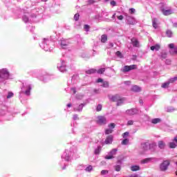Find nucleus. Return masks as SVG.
I'll return each instance as SVG.
<instances>
[{
    "label": "nucleus",
    "instance_id": "obj_1",
    "mask_svg": "<svg viewBox=\"0 0 177 177\" xmlns=\"http://www.w3.org/2000/svg\"><path fill=\"white\" fill-rule=\"evenodd\" d=\"M170 164H171V162H169V160H164L160 165V171H162V172H165V171L168 169V167H169Z\"/></svg>",
    "mask_w": 177,
    "mask_h": 177
},
{
    "label": "nucleus",
    "instance_id": "obj_2",
    "mask_svg": "<svg viewBox=\"0 0 177 177\" xmlns=\"http://www.w3.org/2000/svg\"><path fill=\"white\" fill-rule=\"evenodd\" d=\"M96 122L97 124H99V125H104L107 124V120L106 119V117L99 115L97 117Z\"/></svg>",
    "mask_w": 177,
    "mask_h": 177
},
{
    "label": "nucleus",
    "instance_id": "obj_3",
    "mask_svg": "<svg viewBox=\"0 0 177 177\" xmlns=\"http://www.w3.org/2000/svg\"><path fill=\"white\" fill-rule=\"evenodd\" d=\"M138 68V66L133 64L130 66H124L123 68L122 69V73H128L129 71H131V70H136Z\"/></svg>",
    "mask_w": 177,
    "mask_h": 177
},
{
    "label": "nucleus",
    "instance_id": "obj_4",
    "mask_svg": "<svg viewBox=\"0 0 177 177\" xmlns=\"http://www.w3.org/2000/svg\"><path fill=\"white\" fill-rule=\"evenodd\" d=\"M0 78L6 80L9 78V71L6 68H3L0 70Z\"/></svg>",
    "mask_w": 177,
    "mask_h": 177
},
{
    "label": "nucleus",
    "instance_id": "obj_5",
    "mask_svg": "<svg viewBox=\"0 0 177 177\" xmlns=\"http://www.w3.org/2000/svg\"><path fill=\"white\" fill-rule=\"evenodd\" d=\"M169 147L170 149H176V147H177V135L173 139V142L169 143Z\"/></svg>",
    "mask_w": 177,
    "mask_h": 177
},
{
    "label": "nucleus",
    "instance_id": "obj_6",
    "mask_svg": "<svg viewBox=\"0 0 177 177\" xmlns=\"http://www.w3.org/2000/svg\"><path fill=\"white\" fill-rule=\"evenodd\" d=\"M161 12L164 16H169V15H174V12L171 9L165 10V8H162Z\"/></svg>",
    "mask_w": 177,
    "mask_h": 177
},
{
    "label": "nucleus",
    "instance_id": "obj_7",
    "mask_svg": "<svg viewBox=\"0 0 177 177\" xmlns=\"http://www.w3.org/2000/svg\"><path fill=\"white\" fill-rule=\"evenodd\" d=\"M131 43L133 46H134L135 48H139V41L138 40V39L133 37L131 39Z\"/></svg>",
    "mask_w": 177,
    "mask_h": 177
},
{
    "label": "nucleus",
    "instance_id": "obj_8",
    "mask_svg": "<svg viewBox=\"0 0 177 177\" xmlns=\"http://www.w3.org/2000/svg\"><path fill=\"white\" fill-rule=\"evenodd\" d=\"M106 145H111L113 143V136H108L105 140Z\"/></svg>",
    "mask_w": 177,
    "mask_h": 177
},
{
    "label": "nucleus",
    "instance_id": "obj_9",
    "mask_svg": "<svg viewBox=\"0 0 177 177\" xmlns=\"http://www.w3.org/2000/svg\"><path fill=\"white\" fill-rule=\"evenodd\" d=\"M127 114L129 115H133L135 114H138V110L133 109H129L127 111Z\"/></svg>",
    "mask_w": 177,
    "mask_h": 177
},
{
    "label": "nucleus",
    "instance_id": "obj_10",
    "mask_svg": "<svg viewBox=\"0 0 177 177\" xmlns=\"http://www.w3.org/2000/svg\"><path fill=\"white\" fill-rule=\"evenodd\" d=\"M131 91L132 92H140L142 89L140 88V87H139V86H133L131 88Z\"/></svg>",
    "mask_w": 177,
    "mask_h": 177
},
{
    "label": "nucleus",
    "instance_id": "obj_11",
    "mask_svg": "<svg viewBox=\"0 0 177 177\" xmlns=\"http://www.w3.org/2000/svg\"><path fill=\"white\" fill-rule=\"evenodd\" d=\"M158 146L159 149H165V142L162 140L158 141Z\"/></svg>",
    "mask_w": 177,
    "mask_h": 177
},
{
    "label": "nucleus",
    "instance_id": "obj_12",
    "mask_svg": "<svg viewBox=\"0 0 177 177\" xmlns=\"http://www.w3.org/2000/svg\"><path fill=\"white\" fill-rule=\"evenodd\" d=\"M161 46L160 44H156L155 46H151V50H160Z\"/></svg>",
    "mask_w": 177,
    "mask_h": 177
},
{
    "label": "nucleus",
    "instance_id": "obj_13",
    "mask_svg": "<svg viewBox=\"0 0 177 177\" xmlns=\"http://www.w3.org/2000/svg\"><path fill=\"white\" fill-rule=\"evenodd\" d=\"M120 97H120V95H113V96H112V97H111V100L112 102H117V101L120 100Z\"/></svg>",
    "mask_w": 177,
    "mask_h": 177
},
{
    "label": "nucleus",
    "instance_id": "obj_14",
    "mask_svg": "<svg viewBox=\"0 0 177 177\" xmlns=\"http://www.w3.org/2000/svg\"><path fill=\"white\" fill-rule=\"evenodd\" d=\"M140 167H139L138 165H134L131 167V171H132L133 172H135L136 171H140Z\"/></svg>",
    "mask_w": 177,
    "mask_h": 177
},
{
    "label": "nucleus",
    "instance_id": "obj_15",
    "mask_svg": "<svg viewBox=\"0 0 177 177\" xmlns=\"http://www.w3.org/2000/svg\"><path fill=\"white\" fill-rule=\"evenodd\" d=\"M97 70L95 68H91V69H88L87 71H86V74H95V73H97Z\"/></svg>",
    "mask_w": 177,
    "mask_h": 177
},
{
    "label": "nucleus",
    "instance_id": "obj_16",
    "mask_svg": "<svg viewBox=\"0 0 177 177\" xmlns=\"http://www.w3.org/2000/svg\"><path fill=\"white\" fill-rule=\"evenodd\" d=\"M101 42L102 44H106V42H107V36H106V35H102L101 36Z\"/></svg>",
    "mask_w": 177,
    "mask_h": 177
},
{
    "label": "nucleus",
    "instance_id": "obj_17",
    "mask_svg": "<svg viewBox=\"0 0 177 177\" xmlns=\"http://www.w3.org/2000/svg\"><path fill=\"white\" fill-rule=\"evenodd\" d=\"M151 161V158H147L141 160V164H147Z\"/></svg>",
    "mask_w": 177,
    "mask_h": 177
},
{
    "label": "nucleus",
    "instance_id": "obj_18",
    "mask_svg": "<svg viewBox=\"0 0 177 177\" xmlns=\"http://www.w3.org/2000/svg\"><path fill=\"white\" fill-rule=\"evenodd\" d=\"M173 32H171V30H167L166 31V35L168 37V38H172Z\"/></svg>",
    "mask_w": 177,
    "mask_h": 177
},
{
    "label": "nucleus",
    "instance_id": "obj_19",
    "mask_svg": "<svg viewBox=\"0 0 177 177\" xmlns=\"http://www.w3.org/2000/svg\"><path fill=\"white\" fill-rule=\"evenodd\" d=\"M159 122H161V120L160 118H154L151 120L152 124H159Z\"/></svg>",
    "mask_w": 177,
    "mask_h": 177
},
{
    "label": "nucleus",
    "instance_id": "obj_20",
    "mask_svg": "<svg viewBox=\"0 0 177 177\" xmlns=\"http://www.w3.org/2000/svg\"><path fill=\"white\" fill-rule=\"evenodd\" d=\"M82 109H84V104H81L78 106L77 109H75V111H82Z\"/></svg>",
    "mask_w": 177,
    "mask_h": 177
},
{
    "label": "nucleus",
    "instance_id": "obj_21",
    "mask_svg": "<svg viewBox=\"0 0 177 177\" xmlns=\"http://www.w3.org/2000/svg\"><path fill=\"white\" fill-rule=\"evenodd\" d=\"M102 86H103V88H109V86H110V84L107 81H103Z\"/></svg>",
    "mask_w": 177,
    "mask_h": 177
},
{
    "label": "nucleus",
    "instance_id": "obj_22",
    "mask_svg": "<svg viewBox=\"0 0 177 177\" xmlns=\"http://www.w3.org/2000/svg\"><path fill=\"white\" fill-rule=\"evenodd\" d=\"M31 91V86H28L27 89L25 91V95H27L28 96H30V91Z\"/></svg>",
    "mask_w": 177,
    "mask_h": 177
},
{
    "label": "nucleus",
    "instance_id": "obj_23",
    "mask_svg": "<svg viewBox=\"0 0 177 177\" xmlns=\"http://www.w3.org/2000/svg\"><path fill=\"white\" fill-rule=\"evenodd\" d=\"M117 151H118L117 149H113L110 151L109 154H111L113 157H114V156L117 154Z\"/></svg>",
    "mask_w": 177,
    "mask_h": 177
},
{
    "label": "nucleus",
    "instance_id": "obj_24",
    "mask_svg": "<svg viewBox=\"0 0 177 177\" xmlns=\"http://www.w3.org/2000/svg\"><path fill=\"white\" fill-rule=\"evenodd\" d=\"M117 102V106H121L124 103V99L120 98Z\"/></svg>",
    "mask_w": 177,
    "mask_h": 177
},
{
    "label": "nucleus",
    "instance_id": "obj_25",
    "mask_svg": "<svg viewBox=\"0 0 177 177\" xmlns=\"http://www.w3.org/2000/svg\"><path fill=\"white\" fill-rule=\"evenodd\" d=\"M110 133H113V129H105V135H110Z\"/></svg>",
    "mask_w": 177,
    "mask_h": 177
},
{
    "label": "nucleus",
    "instance_id": "obj_26",
    "mask_svg": "<svg viewBox=\"0 0 177 177\" xmlns=\"http://www.w3.org/2000/svg\"><path fill=\"white\" fill-rule=\"evenodd\" d=\"M106 71V68H101L98 71H97V74H103Z\"/></svg>",
    "mask_w": 177,
    "mask_h": 177
},
{
    "label": "nucleus",
    "instance_id": "obj_27",
    "mask_svg": "<svg viewBox=\"0 0 177 177\" xmlns=\"http://www.w3.org/2000/svg\"><path fill=\"white\" fill-rule=\"evenodd\" d=\"M128 143H129V139L128 138H125L122 141V145H127Z\"/></svg>",
    "mask_w": 177,
    "mask_h": 177
},
{
    "label": "nucleus",
    "instance_id": "obj_28",
    "mask_svg": "<svg viewBox=\"0 0 177 177\" xmlns=\"http://www.w3.org/2000/svg\"><path fill=\"white\" fill-rule=\"evenodd\" d=\"M152 24H153V27L154 28H157V19L156 18L153 19Z\"/></svg>",
    "mask_w": 177,
    "mask_h": 177
},
{
    "label": "nucleus",
    "instance_id": "obj_29",
    "mask_svg": "<svg viewBox=\"0 0 177 177\" xmlns=\"http://www.w3.org/2000/svg\"><path fill=\"white\" fill-rule=\"evenodd\" d=\"M175 81H177V77H174L169 80V84H173V82H175Z\"/></svg>",
    "mask_w": 177,
    "mask_h": 177
},
{
    "label": "nucleus",
    "instance_id": "obj_30",
    "mask_svg": "<svg viewBox=\"0 0 177 177\" xmlns=\"http://www.w3.org/2000/svg\"><path fill=\"white\" fill-rule=\"evenodd\" d=\"M59 70H60V71H62V73H64V71H66V66L62 65V66H59Z\"/></svg>",
    "mask_w": 177,
    "mask_h": 177
},
{
    "label": "nucleus",
    "instance_id": "obj_31",
    "mask_svg": "<svg viewBox=\"0 0 177 177\" xmlns=\"http://www.w3.org/2000/svg\"><path fill=\"white\" fill-rule=\"evenodd\" d=\"M103 106L102 104H98L96 107V111H102Z\"/></svg>",
    "mask_w": 177,
    "mask_h": 177
},
{
    "label": "nucleus",
    "instance_id": "obj_32",
    "mask_svg": "<svg viewBox=\"0 0 177 177\" xmlns=\"http://www.w3.org/2000/svg\"><path fill=\"white\" fill-rule=\"evenodd\" d=\"M100 150H102V147H97L95 150V154H99V153H100Z\"/></svg>",
    "mask_w": 177,
    "mask_h": 177
},
{
    "label": "nucleus",
    "instance_id": "obj_33",
    "mask_svg": "<svg viewBox=\"0 0 177 177\" xmlns=\"http://www.w3.org/2000/svg\"><path fill=\"white\" fill-rule=\"evenodd\" d=\"M169 82L163 83L162 84V88H168V86H169Z\"/></svg>",
    "mask_w": 177,
    "mask_h": 177
},
{
    "label": "nucleus",
    "instance_id": "obj_34",
    "mask_svg": "<svg viewBox=\"0 0 177 177\" xmlns=\"http://www.w3.org/2000/svg\"><path fill=\"white\" fill-rule=\"evenodd\" d=\"M92 169H93V167H92V165H89L88 167H87L86 168V172H91V171H92Z\"/></svg>",
    "mask_w": 177,
    "mask_h": 177
},
{
    "label": "nucleus",
    "instance_id": "obj_35",
    "mask_svg": "<svg viewBox=\"0 0 177 177\" xmlns=\"http://www.w3.org/2000/svg\"><path fill=\"white\" fill-rule=\"evenodd\" d=\"M74 20H75V21H78V20H80V14L77 13L75 15Z\"/></svg>",
    "mask_w": 177,
    "mask_h": 177
},
{
    "label": "nucleus",
    "instance_id": "obj_36",
    "mask_svg": "<svg viewBox=\"0 0 177 177\" xmlns=\"http://www.w3.org/2000/svg\"><path fill=\"white\" fill-rule=\"evenodd\" d=\"M116 56H118V57H120V59H122V57H123L122 53H121L120 51H117L116 52Z\"/></svg>",
    "mask_w": 177,
    "mask_h": 177
},
{
    "label": "nucleus",
    "instance_id": "obj_37",
    "mask_svg": "<svg viewBox=\"0 0 177 177\" xmlns=\"http://www.w3.org/2000/svg\"><path fill=\"white\" fill-rule=\"evenodd\" d=\"M115 171H116L117 172H120L121 171V166L120 165L115 166Z\"/></svg>",
    "mask_w": 177,
    "mask_h": 177
},
{
    "label": "nucleus",
    "instance_id": "obj_38",
    "mask_svg": "<svg viewBox=\"0 0 177 177\" xmlns=\"http://www.w3.org/2000/svg\"><path fill=\"white\" fill-rule=\"evenodd\" d=\"M109 128H111L112 129H114V128H115V124L114 123H110L108 125Z\"/></svg>",
    "mask_w": 177,
    "mask_h": 177
},
{
    "label": "nucleus",
    "instance_id": "obj_39",
    "mask_svg": "<svg viewBox=\"0 0 177 177\" xmlns=\"http://www.w3.org/2000/svg\"><path fill=\"white\" fill-rule=\"evenodd\" d=\"M113 158H114V156H113V155H111V154L109 156H105L106 160H111Z\"/></svg>",
    "mask_w": 177,
    "mask_h": 177
},
{
    "label": "nucleus",
    "instance_id": "obj_40",
    "mask_svg": "<svg viewBox=\"0 0 177 177\" xmlns=\"http://www.w3.org/2000/svg\"><path fill=\"white\" fill-rule=\"evenodd\" d=\"M129 12L131 15H133V13H135V12H136V10H135V8H130L129 10Z\"/></svg>",
    "mask_w": 177,
    "mask_h": 177
},
{
    "label": "nucleus",
    "instance_id": "obj_41",
    "mask_svg": "<svg viewBox=\"0 0 177 177\" xmlns=\"http://www.w3.org/2000/svg\"><path fill=\"white\" fill-rule=\"evenodd\" d=\"M13 93L9 92L8 95H7V99H10V97H13Z\"/></svg>",
    "mask_w": 177,
    "mask_h": 177
},
{
    "label": "nucleus",
    "instance_id": "obj_42",
    "mask_svg": "<svg viewBox=\"0 0 177 177\" xmlns=\"http://www.w3.org/2000/svg\"><path fill=\"white\" fill-rule=\"evenodd\" d=\"M107 174H109V171L108 170H102V171H101V175H107Z\"/></svg>",
    "mask_w": 177,
    "mask_h": 177
},
{
    "label": "nucleus",
    "instance_id": "obj_43",
    "mask_svg": "<svg viewBox=\"0 0 177 177\" xmlns=\"http://www.w3.org/2000/svg\"><path fill=\"white\" fill-rule=\"evenodd\" d=\"M124 138H127V136H129V132L126 131L122 134Z\"/></svg>",
    "mask_w": 177,
    "mask_h": 177
},
{
    "label": "nucleus",
    "instance_id": "obj_44",
    "mask_svg": "<svg viewBox=\"0 0 177 177\" xmlns=\"http://www.w3.org/2000/svg\"><path fill=\"white\" fill-rule=\"evenodd\" d=\"M111 6H117V2H115V1H111L110 2Z\"/></svg>",
    "mask_w": 177,
    "mask_h": 177
},
{
    "label": "nucleus",
    "instance_id": "obj_45",
    "mask_svg": "<svg viewBox=\"0 0 177 177\" xmlns=\"http://www.w3.org/2000/svg\"><path fill=\"white\" fill-rule=\"evenodd\" d=\"M23 21L25 22V23H28V17H27L26 16H24L23 17Z\"/></svg>",
    "mask_w": 177,
    "mask_h": 177
},
{
    "label": "nucleus",
    "instance_id": "obj_46",
    "mask_svg": "<svg viewBox=\"0 0 177 177\" xmlns=\"http://www.w3.org/2000/svg\"><path fill=\"white\" fill-rule=\"evenodd\" d=\"M162 59H167V53H163L161 55Z\"/></svg>",
    "mask_w": 177,
    "mask_h": 177
},
{
    "label": "nucleus",
    "instance_id": "obj_47",
    "mask_svg": "<svg viewBox=\"0 0 177 177\" xmlns=\"http://www.w3.org/2000/svg\"><path fill=\"white\" fill-rule=\"evenodd\" d=\"M96 82L97 84H99L100 82H103V79L102 78H98L97 80H96Z\"/></svg>",
    "mask_w": 177,
    "mask_h": 177
},
{
    "label": "nucleus",
    "instance_id": "obj_48",
    "mask_svg": "<svg viewBox=\"0 0 177 177\" xmlns=\"http://www.w3.org/2000/svg\"><path fill=\"white\" fill-rule=\"evenodd\" d=\"M127 125H133V120H129L127 122Z\"/></svg>",
    "mask_w": 177,
    "mask_h": 177
},
{
    "label": "nucleus",
    "instance_id": "obj_49",
    "mask_svg": "<svg viewBox=\"0 0 177 177\" xmlns=\"http://www.w3.org/2000/svg\"><path fill=\"white\" fill-rule=\"evenodd\" d=\"M84 30H87V31H88L90 28V26L88 25H84Z\"/></svg>",
    "mask_w": 177,
    "mask_h": 177
},
{
    "label": "nucleus",
    "instance_id": "obj_50",
    "mask_svg": "<svg viewBox=\"0 0 177 177\" xmlns=\"http://www.w3.org/2000/svg\"><path fill=\"white\" fill-rule=\"evenodd\" d=\"M118 20H123L124 19V16L120 15V16L118 17Z\"/></svg>",
    "mask_w": 177,
    "mask_h": 177
},
{
    "label": "nucleus",
    "instance_id": "obj_51",
    "mask_svg": "<svg viewBox=\"0 0 177 177\" xmlns=\"http://www.w3.org/2000/svg\"><path fill=\"white\" fill-rule=\"evenodd\" d=\"M78 119H79L78 118V115H73V120H75V121L78 120Z\"/></svg>",
    "mask_w": 177,
    "mask_h": 177
},
{
    "label": "nucleus",
    "instance_id": "obj_52",
    "mask_svg": "<svg viewBox=\"0 0 177 177\" xmlns=\"http://www.w3.org/2000/svg\"><path fill=\"white\" fill-rule=\"evenodd\" d=\"M166 64H171V59H166Z\"/></svg>",
    "mask_w": 177,
    "mask_h": 177
},
{
    "label": "nucleus",
    "instance_id": "obj_53",
    "mask_svg": "<svg viewBox=\"0 0 177 177\" xmlns=\"http://www.w3.org/2000/svg\"><path fill=\"white\" fill-rule=\"evenodd\" d=\"M71 91H73V93L74 94L77 93V91L75 90V88H71Z\"/></svg>",
    "mask_w": 177,
    "mask_h": 177
},
{
    "label": "nucleus",
    "instance_id": "obj_54",
    "mask_svg": "<svg viewBox=\"0 0 177 177\" xmlns=\"http://www.w3.org/2000/svg\"><path fill=\"white\" fill-rule=\"evenodd\" d=\"M61 46H62V48H64L65 46H67V44H63V42H62L61 43Z\"/></svg>",
    "mask_w": 177,
    "mask_h": 177
},
{
    "label": "nucleus",
    "instance_id": "obj_55",
    "mask_svg": "<svg viewBox=\"0 0 177 177\" xmlns=\"http://www.w3.org/2000/svg\"><path fill=\"white\" fill-rule=\"evenodd\" d=\"M129 24L131 25V26H133V24H135V23H133V21H129Z\"/></svg>",
    "mask_w": 177,
    "mask_h": 177
},
{
    "label": "nucleus",
    "instance_id": "obj_56",
    "mask_svg": "<svg viewBox=\"0 0 177 177\" xmlns=\"http://www.w3.org/2000/svg\"><path fill=\"white\" fill-rule=\"evenodd\" d=\"M147 147V144H144L143 145V147H144V149H145V150H147V149H146Z\"/></svg>",
    "mask_w": 177,
    "mask_h": 177
},
{
    "label": "nucleus",
    "instance_id": "obj_57",
    "mask_svg": "<svg viewBox=\"0 0 177 177\" xmlns=\"http://www.w3.org/2000/svg\"><path fill=\"white\" fill-rule=\"evenodd\" d=\"M139 103H140V104H143V100H139Z\"/></svg>",
    "mask_w": 177,
    "mask_h": 177
},
{
    "label": "nucleus",
    "instance_id": "obj_58",
    "mask_svg": "<svg viewBox=\"0 0 177 177\" xmlns=\"http://www.w3.org/2000/svg\"><path fill=\"white\" fill-rule=\"evenodd\" d=\"M67 107H71V103L68 104Z\"/></svg>",
    "mask_w": 177,
    "mask_h": 177
},
{
    "label": "nucleus",
    "instance_id": "obj_59",
    "mask_svg": "<svg viewBox=\"0 0 177 177\" xmlns=\"http://www.w3.org/2000/svg\"><path fill=\"white\" fill-rule=\"evenodd\" d=\"M48 0H41V2H47Z\"/></svg>",
    "mask_w": 177,
    "mask_h": 177
},
{
    "label": "nucleus",
    "instance_id": "obj_60",
    "mask_svg": "<svg viewBox=\"0 0 177 177\" xmlns=\"http://www.w3.org/2000/svg\"><path fill=\"white\" fill-rule=\"evenodd\" d=\"M89 2H91V3H93V0H90Z\"/></svg>",
    "mask_w": 177,
    "mask_h": 177
},
{
    "label": "nucleus",
    "instance_id": "obj_61",
    "mask_svg": "<svg viewBox=\"0 0 177 177\" xmlns=\"http://www.w3.org/2000/svg\"><path fill=\"white\" fill-rule=\"evenodd\" d=\"M174 27H177V24H174Z\"/></svg>",
    "mask_w": 177,
    "mask_h": 177
},
{
    "label": "nucleus",
    "instance_id": "obj_62",
    "mask_svg": "<svg viewBox=\"0 0 177 177\" xmlns=\"http://www.w3.org/2000/svg\"><path fill=\"white\" fill-rule=\"evenodd\" d=\"M105 2H109V0H105Z\"/></svg>",
    "mask_w": 177,
    "mask_h": 177
}]
</instances>
